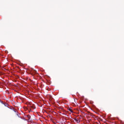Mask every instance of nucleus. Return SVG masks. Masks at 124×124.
<instances>
[{"mask_svg": "<svg viewBox=\"0 0 124 124\" xmlns=\"http://www.w3.org/2000/svg\"><path fill=\"white\" fill-rule=\"evenodd\" d=\"M30 109H35V107H34V106H31Z\"/></svg>", "mask_w": 124, "mask_h": 124, "instance_id": "f257e3e1", "label": "nucleus"}, {"mask_svg": "<svg viewBox=\"0 0 124 124\" xmlns=\"http://www.w3.org/2000/svg\"><path fill=\"white\" fill-rule=\"evenodd\" d=\"M27 118H28V119H29V120H30V119H31V117L30 115H27Z\"/></svg>", "mask_w": 124, "mask_h": 124, "instance_id": "f03ea898", "label": "nucleus"}, {"mask_svg": "<svg viewBox=\"0 0 124 124\" xmlns=\"http://www.w3.org/2000/svg\"><path fill=\"white\" fill-rule=\"evenodd\" d=\"M69 110H70V111L72 113L73 112V111L72 110V109H71V108H69Z\"/></svg>", "mask_w": 124, "mask_h": 124, "instance_id": "7ed1b4c3", "label": "nucleus"}, {"mask_svg": "<svg viewBox=\"0 0 124 124\" xmlns=\"http://www.w3.org/2000/svg\"><path fill=\"white\" fill-rule=\"evenodd\" d=\"M75 121L76 122H77L78 123L79 122V121L78 119H75Z\"/></svg>", "mask_w": 124, "mask_h": 124, "instance_id": "20e7f679", "label": "nucleus"}]
</instances>
